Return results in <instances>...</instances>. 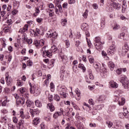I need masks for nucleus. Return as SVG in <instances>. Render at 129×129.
Returning <instances> with one entry per match:
<instances>
[{"label": "nucleus", "instance_id": "obj_10", "mask_svg": "<svg viewBox=\"0 0 129 129\" xmlns=\"http://www.w3.org/2000/svg\"><path fill=\"white\" fill-rule=\"evenodd\" d=\"M47 108L49 109L50 111H54L55 110V107L51 103H48L46 106Z\"/></svg>", "mask_w": 129, "mask_h": 129}, {"label": "nucleus", "instance_id": "obj_34", "mask_svg": "<svg viewBox=\"0 0 129 129\" xmlns=\"http://www.w3.org/2000/svg\"><path fill=\"white\" fill-rule=\"evenodd\" d=\"M98 101H103V100H105V96L102 95L99 96L98 99Z\"/></svg>", "mask_w": 129, "mask_h": 129}, {"label": "nucleus", "instance_id": "obj_46", "mask_svg": "<svg viewBox=\"0 0 129 129\" xmlns=\"http://www.w3.org/2000/svg\"><path fill=\"white\" fill-rule=\"evenodd\" d=\"M106 124H107L108 127H111L112 126L113 123L112 122L107 121L106 122Z\"/></svg>", "mask_w": 129, "mask_h": 129}, {"label": "nucleus", "instance_id": "obj_22", "mask_svg": "<svg viewBox=\"0 0 129 129\" xmlns=\"http://www.w3.org/2000/svg\"><path fill=\"white\" fill-rule=\"evenodd\" d=\"M39 122L40 119L39 118H35L33 120V124H34V125H37V124H39Z\"/></svg>", "mask_w": 129, "mask_h": 129}, {"label": "nucleus", "instance_id": "obj_38", "mask_svg": "<svg viewBox=\"0 0 129 129\" xmlns=\"http://www.w3.org/2000/svg\"><path fill=\"white\" fill-rule=\"evenodd\" d=\"M105 25V20L103 19L101 21V27L103 29L104 28V26Z\"/></svg>", "mask_w": 129, "mask_h": 129}, {"label": "nucleus", "instance_id": "obj_27", "mask_svg": "<svg viewBox=\"0 0 129 129\" xmlns=\"http://www.w3.org/2000/svg\"><path fill=\"white\" fill-rule=\"evenodd\" d=\"M50 50L52 53H55V52H56V51L58 50V48L55 45H53L51 46Z\"/></svg>", "mask_w": 129, "mask_h": 129}, {"label": "nucleus", "instance_id": "obj_16", "mask_svg": "<svg viewBox=\"0 0 129 129\" xmlns=\"http://www.w3.org/2000/svg\"><path fill=\"white\" fill-rule=\"evenodd\" d=\"M112 4L113 8H114V9H115L116 10H118L120 9V7L121 6L120 5V4L116 3L115 2H113Z\"/></svg>", "mask_w": 129, "mask_h": 129}, {"label": "nucleus", "instance_id": "obj_18", "mask_svg": "<svg viewBox=\"0 0 129 129\" xmlns=\"http://www.w3.org/2000/svg\"><path fill=\"white\" fill-rule=\"evenodd\" d=\"M26 103L27 107H31L34 104V102L29 99L27 100Z\"/></svg>", "mask_w": 129, "mask_h": 129}, {"label": "nucleus", "instance_id": "obj_23", "mask_svg": "<svg viewBox=\"0 0 129 129\" xmlns=\"http://www.w3.org/2000/svg\"><path fill=\"white\" fill-rule=\"evenodd\" d=\"M88 74L90 79H91V80H93V79H94V76L92 74V72L91 71V70H89Z\"/></svg>", "mask_w": 129, "mask_h": 129}, {"label": "nucleus", "instance_id": "obj_32", "mask_svg": "<svg viewBox=\"0 0 129 129\" xmlns=\"http://www.w3.org/2000/svg\"><path fill=\"white\" fill-rule=\"evenodd\" d=\"M5 57L6 58V59H8V62L10 63V62L12 61V59L13 58V56H12V54H9V55L5 56Z\"/></svg>", "mask_w": 129, "mask_h": 129}, {"label": "nucleus", "instance_id": "obj_36", "mask_svg": "<svg viewBox=\"0 0 129 129\" xmlns=\"http://www.w3.org/2000/svg\"><path fill=\"white\" fill-rule=\"evenodd\" d=\"M124 36H125V33L124 32H122L118 35V37L119 39H124Z\"/></svg>", "mask_w": 129, "mask_h": 129}, {"label": "nucleus", "instance_id": "obj_12", "mask_svg": "<svg viewBox=\"0 0 129 129\" xmlns=\"http://www.w3.org/2000/svg\"><path fill=\"white\" fill-rule=\"evenodd\" d=\"M33 93H36V94H40V93H41V92L40 91V89L36 87V85L33 86Z\"/></svg>", "mask_w": 129, "mask_h": 129}, {"label": "nucleus", "instance_id": "obj_49", "mask_svg": "<svg viewBox=\"0 0 129 129\" xmlns=\"http://www.w3.org/2000/svg\"><path fill=\"white\" fill-rule=\"evenodd\" d=\"M106 11H107V12H112L113 11L112 8L110 6H107L106 8Z\"/></svg>", "mask_w": 129, "mask_h": 129}, {"label": "nucleus", "instance_id": "obj_42", "mask_svg": "<svg viewBox=\"0 0 129 129\" xmlns=\"http://www.w3.org/2000/svg\"><path fill=\"white\" fill-rule=\"evenodd\" d=\"M34 33H35V36H38V35H39V34H40V30L39 29V28H36L35 31L33 30Z\"/></svg>", "mask_w": 129, "mask_h": 129}, {"label": "nucleus", "instance_id": "obj_7", "mask_svg": "<svg viewBox=\"0 0 129 129\" xmlns=\"http://www.w3.org/2000/svg\"><path fill=\"white\" fill-rule=\"evenodd\" d=\"M115 52V46L114 45H112V46H110L108 50H107V54L111 56L113 53Z\"/></svg>", "mask_w": 129, "mask_h": 129}, {"label": "nucleus", "instance_id": "obj_15", "mask_svg": "<svg viewBox=\"0 0 129 129\" xmlns=\"http://www.w3.org/2000/svg\"><path fill=\"white\" fill-rule=\"evenodd\" d=\"M126 113H127V111H126V110H124V112H120L119 113L118 115H119V117H120V118H124V117L125 118V115L126 114Z\"/></svg>", "mask_w": 129, "mask_h": 129}, {"label": "nucleus", "instance_id": "obj_1", "mask_svg": "<svg viewBox=\"0 0 129 129\" xmlns=\"http://www.w3.org/2000/svg\"><path fill=\"white\" fill-rule=\"evenodd\" d=\"M81 29L85 33L86 36L87 37L86 39L87 40L88 45H89V41H88V38H87V37H90V33H89V27L88 26V24L87 23H82L81 25Z\"/></svg>", "mask_w": 129, "mask_h": 129}, {"label": "nucleus", "instance_id": "obj_58", "mask_svg": "<svg viewBox=\"0 0 129 129\" xmlns=\"http://www.w3.org/2000/svg\"><path fill=\"white\" fill-rule=\"evenodd\" d=\"M8 128L9 129H15V126L12 124H8Z\"/></svg>", "mask_w": 129, "mask_h": 129}, {"label": "nucleus", "instance_id": "obj_4", "mask_svg": "<svg viewBox=\"0 0 129 129\" xmlns=\"http://www.w3.org/2000/svg\"><path fill=\"white\" fill-rule=\"evenodd\" d=\"M115 98L116 99L115 101H118L119 105H124V103H125V99L124 98H119L118 96H116Z\"/></svg>", "mask_w": 129, "mask_h": 129}, {"label": "nucleus", "instance_id": "obj_6", "mask_svg": "<svg viewBox=\"0 0 129 129\" xmlns=\"http://www.w3.org/2000/svg\"><path fill=\"white\" fill-rule=\"evenodd\" d=\"M46 34L48 38H54V39H56L58 36V34L57 33H56V32L52 33V31H48Z\"/></svg>", "mask_w": 129, "mask_h": 129}, {"label": "nucleus", "instance_id": "obj_63", "mask_svg": "<svg viewBox=\"0 0 129 129\" xmlns=\"http://www.w3.org/2000/svg\"><path fill=\"white\" fill-rule=\"evenodd\" d=\"M69 5H72V4H75V0H68Z\"/></svg>", "mask_w": 129, "mask_h": 129}, {"label": "nucleus", "instance_id": "obj_47", "mask_svg": "<svg viewBox=\"0 0 129 129\" xmlns=\"http://www.w3.org/2000/svg\"><path fill=\"white\" fill-rule=\"evenodd\" d=\"M55 63V59H51L49 61V64L51 67L54 66V64Z\"/></svg>", "mask_w": 129, "mask_h": 129}, {"label": "nucleus", "instance_id": "obj_62", "mask_svg": "<svg viewBox=\"0 0 129 129\" xmlns=\"http://www.w3.org/2000/svg\"><path fill=\"white\" fill-rule=\"evenodd\" d=\"M30 93H33V89H34V87L32 86V84L30 83Z\"/></svg>", "mask_w": 129, "mask_h": 129}, {"label": "nucleus", "instance_id": "obj_9", "mask_svg": "<svg viewBox=\"0 0 129 129\" xmlns=\"http://www.w3.org/2000/svg\"><path fill=\"white\" fill-rule=\"evenodd\" d=\"M128 45L126 44H125L122 47V54L123 55H125V54H126V52H128Z\"/></svg>", "mask_w": 129, "mask_h": 129}, {"label": "nucleus", "instance_id": "obj_54", "mask_svg": "<svg viewBox=\"0 0 129 129\" xmlns=\"http://www.w3.org/2000/svg\"><path fill=\"white\" fill-rule=\"evenodd\" d=\"M60 95H62L63 98H66V96H67V95L68 94L66 92H63L62 93H60Z\"/></svg>", "mask_w": 129, "mask_h": 129}, {"label": "nucleus", "instance_id": "obj_30", "mask_svg": "<svg viewBox=\"0 0 129 129\" xmlns=\"http://www.w3.org/2000/svg\"><path fill=\"white\" fill-rule=\"evenodd\" d=\"M99 71L101 73V75H102V74H105L107 72V70L105 68H102L101 70H100Z\"/></svg>", "mask_w": 129, "mask_h": 129}, {"label": "nucleus", "instance_id": "obj_56", "mask_svg": "<svg viewBox=\"0 0 129 129\" xmlns=\"http://www.w3.org/2000/svg\"><path fill=\"white\" fill-rule=\"evenodd\" d=\"M36 22L39 23H41V22H43V18H36Z\"/></svg>", "mask_w": 129, "mask_h": 129}, {"label": "nucleus", "instance_id": "obj_33", "mask_svg": "<svg viewBox=\"0 0 129 129\" xmlns=\"http://www.w3.org/2000/svg\"><path fill=\"white\" fill-rule=\"evenodd\" d=\"M61 24L62 26H66L67 25V19H62L61 20Z\"/></svg>", "mask_w": 129, "mask_h": 129}, {"label": "nucleus", "instance_id": "obj_43", "mask_svg": "<svg viewBox=\"0 0 129 129\" xmlns=\"http://www.w3.org/2000/svg\"><path fill=\"white\" fill-rule=\"evenodd\" d=\"M23 34L22 40V41H25V40H27L28 37H27V34L25 32L23 33Z\"/></svg>", "mask_w": 129, "mask_h": 129}, {"label": "nucleus", "instance_id": "obj_29", "mask_svg": "<svg viewBox=\"0 0 129 129\" xmlns=\"http://www.w3.org/2000/svg\"><path fill=\"white\" fill-rule=\"evenodd\" d=\"M23 43H27L29 45H31L32 43H33V40L32 39H28V38L26 39V40L23 41Z\"/></svg>", "mask_w": 129, "mask_h": 129}, {"label": "nucleus", "instance_id": "obj_52", "mask_svg": "<svg viewBox=\"0 0 129 129\" xmlns=\"http://www.w3.org/2000/svg\"><path fill=\"white\" fill-rule=\"evenodd\" d=\"M78 129H83V126L81 123H79L77 125Z\"/></svg>", "mask_w": 129, "mask_h": 129}, {"label": "nucleus", "instance_id": "obj_28", "mask_svg": "<svg viewBox=\"0 0 129 129\" xmlns=\"http://www.w3.org/2000/svg\"><path fill=\"white\" fill-rule=\"evenodd\" d=\"M19 91L21 94H23V93H25L26 91H27V89L25 87H21L19 89Z\"/></svg>", "mask_w": 129, "mask_h": 129}, {"label": "nucleus", "instance_id": "obj_59", "mask_svg": "<svg viewBox=\"0 0 129 129\" xmlns=\"http://www.w3.org/2000/svg\"><path fill=\"white\" fill-rule=\"evenodd\" d=\"M40 129H45V127L46 126V125H45V123H42L40 125Z\"/></svg>", "mask_w": 129, "mask_h": 129}, {"label": "nucleus", "instance_id": "obj_40", "mask_svg": "<svg viewBox=\"0 0 129 129\" xmlns=\"http://www.w3.org/2000/svg\"><path fill=\"white\" fill-rule=\"evenodd\" d=\"M29 112L30 113V114L32 117H34V116H35V110H34L33 109H30Z\"/></svg>", "mask_w": 129, "mask_h": 129}, {"label": "nucleus", "instance_id": "obj_21", "mask_svg": "<svg viewBox=\"0 0 129 129\" xmlns=\"http://www.w3.org/2000/svg\"><path fill=\"white\" fill-rule=\"evenodd\" d=\"M12 78L11 77H9V76H7L6 77L5 80H6L7 85H10L11 84V80Z\"/></svg>", "mask_w": 129, "mask_h": 129}, {"label": "nucleus", "instance_id": "obj_19", "mask_svg": "<svg viewBox=\"0 0 129 129\" xmlns=\"http://www.w3.org/2000/svg\"><path fill=\"white\" fill-rule=\"evenodd\" d=\"M93 66L94 67V68L96 69V71L97 72H98V71H100V64H99V63H97L96 62H95L93 64Z\"/></svg>", "mask_w": 129, "mask_h": 129}, {"label": "nucleus", "instance_id": "obj_37", "mask_svg": "<svg viewBox=\"0 0 129 129\" xmlns=\"http://www.w3.org/2000/svg\"><path fill=\"white\" fill-rule=\"evenodd\" d=\"M57 8L59 13H63V9H62V6L61 5L59 4L56 6Z\"/></svg>", "mask_w": 129, "mask_h": 129}, {"label": "nucleus", "instance_id": "obj_61", "mask_svg": "<svg viewBox=\"0 0 129 129\" xmlns=\"http://www.w3.org/2000/svg\"><path fill=\"white\" fill-rule=\"evenodd\" d=\"M92 7H93V9H94V10H97V9H98V5H97V4H94Z\"/></svg>", "mask_w": 129, "mask_h": 129}, {"label": "nucleus", "instance_id": "obj_26", "mask_svg": "<svg viewBox=\"0 0 129 129\" xmlns=\"http://www.w3.org/2000/svg\"><path fill=\"white\" fill-rule=\"evenodd\" d=\"M78 67L79 68H80V69H82V70H83V72H85L86 68H85V67H84V64H79Z\"/></svg>", "mask_w": 129, "mask_h": 129}, {"label": "nucleus", "instance_id": "obj_53", "mask_svg": "<svg viewBox=\"0 0 129 129\" xmlns=\"http://www.w3.org/2000/svg\"><path fill=\"white\" fill-rule=\"evenodd\" d=\"M20 117H21V118H23V119L26 117L25 116V114H24V111H20Z\"/></svg>", "mask_w": 129, "mask_h": 129}, {"label": "nucleus", "instance_id": "obj_41", "mask_svg": "<svg viewBox=\"0 0 129 129\" xmlns=\"http://www.w3.org/2000/svg\"><path fill=\"white\" fill-rule=\"evenodd\" d=\"M24 122V120H20L18 123V125L17 126L18 128L19 129H21V126L22 125V124H23Z\"/></svg>", "mask_w": 129, "mask_h": 129}, {"label": "nucleus", "instance_id": "obj_60", "mask_svg": "<svg viewBox=\"0 0 129 129\" xmlns=\"http://www.w3.org/2000/svg\"><path fill=\"white\" fill-rule=\"evenodd\" d=\"M17 86H20V87L23 86V83H22L20 81H18L17 83Z\"/></svg>", "mask_w": 129, "mask_h": 129}, {"label": "nucleus", "instance_id": "obj_44", "mask_svg": "<svg viewBox=\"0 0 129 129\" xmlns=\"http://www.w3.org/2000/svg\"><path fill=\"white\" fill-rule=\"evenodd\" d=\"M54 100H56V101H59L60 100V97L59 96V95L57 94L54 95Z\"/></svg>", "mask_w": 129, "mask_h": 129}, {"label": "nucleus", "instance_id": "obj_11", "mask_svg": "<svg viewBox=\"0 0 129 129\" xmlns=\"http://www.w3.org/2000/svg\"><path fill=\"white\" fill-rule=\"evenodd\" d=\"M108 66L109 69H110L111 71H113L114 70V67H115V66H114V63L111 61L108 62Z\"/></svg>", "mask_w": 129, "mask_h": 129}, {"label": "nucleus", "instance_id": "obj_17", "mask_svg": "<svg viewBox=\"0 0 129 129\" xmlns=\"http://www.w3.org/2000/svg\"><path fill=\"white\" fill-rule=\"evenodd\" d=\"M47 56V57H50V56H52V54L51 52H49L48 50H45L43 51V57H46Z\"/></svg>", "mask_w": 129, "mask_h": 129}, {"label": "nucleus", "instance_id": "obj_5", "mask_svg": "<svg viewBox=\"0 0 129 129\" xmlns=\"http://www.w3.org/2000/svg\"><path fill=\"white\" fill-rule=\"evenodd\" d=\"M57 90L59 94L62 93V92H66L67 91V88L65 86H58L57 87Z\"/></svg>", "mask_w": 129, "mask_h": 129}, {"label": "nucleus", "instance_id": "obj_57", "mask_svg": "<svg viewBox=\"0 0 129 129\" xmlns=\"http://www.w3.org/2000/svg\"><path fill=\"white\" fill-rule=\"evenodd\" d=\"M89 103L91 104V105H94V102H93V100L92 99H90L89 100Z\"/></svg>", "mask_w": 129, "mask_h": 129}, {"label": "nucleus", "instance_id": "obj_55", "mask_svg": "<svg viewBox=\"0 0 129 129\" xmlns=\"http://www.w3.org/2000/svg\"><path fill=\"white\" fill-rule=\"evenodd\" d=\"M54 9L55 10V14H56V15H59V13L60 12L59 11V10L57 9V6L54 7Z\"/></svg>", "mask_w": 129, "mask_h": 129}, {"label": "nucleus", "instance_id": "obj_45", "mask_svg": "<svg viewBox=\"0 0 129 129\" xmlns=\"http://www.w3.org/2000/svg\"><path fill=\"white\" fill-rule=\"evenodd\" d=\"M88 16V10H86L85 13L83 14V16L84 17V18H85L86 19Z\"/></svg>", "mask_w": 129, "mask_h": 129}, {"label": "nucleus", "instance_id": "obj_24", "mask_svg": "<svg viewBox=\"0 0 129 129\" xmlns=\"http://www.w3.org/2000/svg\"><path fill=\"white\" fill-rule=\"evenodd\" d=\"M75 92L78 97L77 99V100H80V91L79 90V89L78 88H77L76 90H75Z\"/></svg>", "mask_w": 129, "mask_h": 129}, {"label": "nucleus", "instance_id": "obj_39", "mask_svg": "<svg viewBox=\"0 0 129 129\" xmlns=\"http://www.w3.org/2000/svg\"><path fill=\"white\" fill-rule=\"evenodd\" d=\"M4 33H9L11 31V27H6L4 29Z\"/></svg>", "mask_w": 129, "mask_h": 129}, {"label": "nucleus", "instance_id": "obj_13", "mask_svg": "<svg viewBox=\"0 0 129 129\" xmlns=\"http://www.w3.org/2000/svg\"><path fill=\"white\" fill-rule=\"evenodd\" d=\"M29 28V25H28V24H25L24 27L22 28H21L19 30L20 33H21V34H23V33H25V32H26V31H27L28 30Z\"/></svg>", "mask_w": 129, "mask_h": 129}, {"label": "nucleus", "instance_id": "obj_20", "mask_svg": "<svg viewBox=\"0 0 129 129\" xmlns=\"http://www.w3.org/2000/svg\"><path fill=\"white\" fill-rule=\"evenodd\" d=\"M35 106H37V107H39V108L42 107V103L39 100H36L35 101Z\"/></svg>", "mask_w": 129, "mask_h": 129}, {"label": "nucleus", "instance_id": "obj_31", "mask_svg": "<svg viewBox=\"0 0 129 129\" xmlns=\"http://www.w3.org/2000/svg\"><path fill=\"white\" fill-rule=\"evenodd\" d=\"M65 67H62L60 69V73L62 76H64V74H66V71L64 70Z\"/></svg>", "mask_w": 129, "mask_h": 129}, {"label": "nucleus", "instance_id": "obj_3", "mask_svg": "<svg viewBox=\"0 0 129 129\" xmlns=\"http://www.w3.org/2000/svg\"><path fill=\"white\" fill-rule=\"evenodd\" d=\"M120 82L122 83L125 89L129 90V81L126 76L121 77L120 79Z\"/></svg>", "mask_w": 129, "mask_h": 129}, {"label": "nucleus", "instance_id": "obj_50", "mask_svg": "<svg viewBox=\"0 0 129 129\" xmlns=\"http://www.w3.org/2000/svg\"><path fill=\"white\" fill-rule=\"evenodd\" d=\"M89 61L91 64H92L93 63H94V58L92 57H89Z\"/></svg>", "mask_w": 129, "mask_h": 129}, {"label": "nucleus", "instance_id": "obj_64", "mask_svg": "<svg viewBox=\"0 0 129 129\" xmlns=\"http://www.w3.org/2000/svg\"><path fill=\"white\" fill-rule=\"evenodd\" d=\"M48 98H49L50 101H52L53 99H54L53 96L52 95H49Z\"/></svg>", "mask_w": 129, "mask_h": 129}, {"label": "nucleus", "instance_id": "obj_14", "mask_svg": "<svg viewBox=\"0 0 129 129\" xmlns=\"http://www.w3.org/2000/svg\"><path fill=\"white\" fill-rule=\"evenodd\" d=\"M109 84L111 87H112V88H117V87H118V84L114 82V81H111V82H110Z\"/></svg>", "mask_w": 129, "mask_h": 129}, {"label": "nucleus", "instance_id": "obj_51", "mask_svg": "<svg viewBox=\"0 0 129 129\" xmlns=\"http://www.w3.org/2000/svg\"><path fill=\"white\" fill-rule=\"evenodd\" d=\"M122 69H117L116 70V73L118 74V75H119L121 74Z\"/></svg>", "mask_w": 129, "mask_h": 129}, {"label": "nucleus", "instance_id": "obj_35", "mask_svg": "<svg viewBox=\"0 0 129 129\" xmlns=\"http://www.w3.org/2000/svg\"><path fill=\"white\" fill-rule=\"evenodd\" d=\"M34 45H35L36 47H38V46H41V41L39 40H35L34 42Z\"/></svg>", "mask_w": 129, "mask_h": 129}, {"label": "nucleus", "instance_id": "obj_48", "mask_svg": "<svg viewBox=\"0 0 129 129\" xmlns=\"http://www.w3.org/2000/svg\"><path fill=\"white\" fill-rule=\"evenodd\" d=\"M66 43V48H69L70 47V43L69 42V40H66L65 41Z\"/></svg>", "mask_w": 129, "mask_h": 129}, {"label": "nucleus", "instance_id": "obj_25", "mask_svg": "<svg viewBox=\"0 0 129 129\" xmlns=\"http://www.w3.org/2000/svg\"><path fill=\"white\" fill-rule=\"evenodd\" d=\"M119 29V25L117 24L116 22L114 23V26L113 27V30L114 31H116Z\"/></svg>", "mask_w": 129, "mask_h": 129}, {"label": "nucleus", "instance_id": "obj_2", "mask_svg": "<svg viewBox=\"0 0 129 129\" xmlns=\"http://www.w3.org/2000/svg\"><path fill=\"white\" fill-rule=\"evenodd\" d=\"M94 46H95V48H96V49H97V50H101V49L102 48V42H101V39L100 37H96L94 40Z\"/></svg>", "mask_w": 129, "mask_h": 129}, {"label": "nucleus", "instance_id": "obj_8", "mask_svg": "<svg viewBox=\"0 0 129 129\" xmlns=\"http://www.w3.org/2000/svg\"><path fill=\"white\" fill-rule=\"evenodd\" d=\"M64 113V111H63V109L60 108V112H56L53 114V118H57L58 116H61L62 114Z\"/></svg>", "mask_w": 129, "mask_h": 129}]
</instances>
